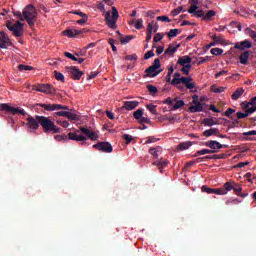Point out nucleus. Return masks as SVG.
Returning a JSON list of instances; mask_svg holds the SVG:
<instances>
[{"label": "nucleus", "mask_w": 256, "mask_h": 256, "mask_svg": "<svg viewBox=\"0 0 256 256\" xmlns=\"http://www.w3.org/2000/svg\"><path fill=\"white\" fill-rule=\"evenodd\" d=\"M25 125L31 133H34L40 127H42L44 133L58 134L61 131L60 127L53 124V121L46 116L35 115V117H33L28 115Z\"/></svg>", "instance_id": "obj_1"}, {"label": "nucleus", "mask_w": 256, "mask_h": 256, "mask_svg": "<svg viewBox=\"0 0 256 256\" xmlns=\"http://www.w3.org/2000/svg\"><path fill=\"white\" fill-rule=\"evenodd\" d=\"M20 21H26L28 26L33 27L35 25V21L37 20V12L33 5H28L24 8V14L19 18Z\"/></svg>", "instance_id": "obj_2"}, {"label": "nucleus", "mask_w": 256, "mask_h": 256, "mask_svg": "<svg viewBox=\"0 0 256 256\" xmlns=\"http://www.w3.org/2000/svg\"><path fill=\"white\" fill-rule=\"evenodd\" d=\"M193 78L191 77H182V78H176V79H170V82L166 80V83L172 85V86H177L179 84H184V87L188 90H193L195 89V83L192 82Z\"/></svg>", "instance_id": "obj_3"}, {"label": "nucleus", "mask_w": 256, "mask_h": 256, "mask_svg": "<svg viewBox=\"0 0 256 256\" xmlns=\"http://www.w3.org/2000/svg\"><path fill=\"white\" fill-rule=\"evenodd\" d=\"M220 190L234 191V195L241 198H246L248 196V193H241V185L235 183L234 181L225 182V184H223V188Z\"/></svg>", "instance_id": "obj_4"}, {"label": "nucleus", "mask_w": 256, "mask_h": 256, "mask_svg": "<svg viewBox=\"0 0 256 256\" xmlns=\"http://www.w3.org/2000/svg\"><path fill=\"white\" fill-rule=\"evenodd\" d=\"M117 18H119V14H117V9L115 7H111V12H106L104 16L108 28H116L115 23H117Z\"/></svg>", "instance_id": "obj_5"}, {"label": "nucleus", "mask_w": 256, "mask_h": 256, "mask_svg": "<svg viewBox=\"0 0 256 256\" xmlns=\"http://www.w3.org/2000/svg\"><path fill=\"white\" fill-rule=\"evenodd\" d=\"M159 68H161V61L159 60V58H156L154 59L152 65L145 69V74H147L146 76L150 78L158 76L162 72V70Z\"/></svg>", "instance_id": "obj_6"}, {"label": "nucleus", "mask_w": 256, "mask_h": 256, "mask_svg": "<svg viewBox=\"0 0 256 256\" xmlns=\"http://www.w3.org/2000/svg\"><path fill=\"white\" fill-rule=\"evenodd\" d=\"M5 27L8 28L10 32H12V35H14V37H21V32L24 31V24L19 21L14 24L8 22L5 24Z\"/></svg>", "instance_id": "obj_7"}, {"label": "nucleus", "mask_w": 256, "mask_h": 256, "mask_svg": "<svg viewBox=\"0 0 256 256\" xmlns=\"http://www.w3.org/2000/svg\"><path fill=\"white\" fill-rule=\"evenodd\" d=\"M1 111L8 113L10 115L26 116V111L24 109H20L18 107H12L7 103L1 104Z\"/></svg>", "instance_id": "obj_8"}, {"label": "nucleus", "mask_w": 256, "mask_h": 256, "mask_svg": "<svg viewBox=\"0 0 256 256\" xmlns=\"http://www.w3.org/2000/svg\"><path fill=\"white\" fill-rule=\"evenodd\" d=\"M54 138L58 142L63 141V140H72V141H76V142H83V141L87 140V138H85V136L77 135V134L72 133V132L68 133L67 136H65V135H56V136H54Z\"/></svg>", "instance_id": "obj_9"}, {"label": "nucleus", "mask_w": 256, "mask_h": 256, "mask_svg": "<svg viewBox=\"0 0 256 256\" xmlns=\"http://www.w3.org/2000/svg\"><path fill=\"white\" fill-rule=\"evenodd\" d=\"M92 148H94L99 152H104V153L113 152V146H111V143H108V142H98L97 144L92 145Z\"/></svg>", "instance_id": "obj_10"}, {"label": "nucleus", "mask_w": 256, "mask_h": 256, "mask_svg": "<svg viewBox=\"0 0 256 256\" xmlns=\"http://www.w3.org/2000/svg\"><path fill=\"white\" fill-rule=\"evenodd\" d=\"M35 91L41 92L47 95H54L56 94V89L49 84H39L36 86Z\"/></svg>", "instance_id": "obj_11"}, {"label": "nucleus", "mask_w": 256, "mask_h": 256, "mask_svg": "<svg viewBox=\"0 0 256 256\" xmlns=\"http://www.w3.org/2000/svg\"><path fill=\"white\" fill-rule=\"evenodd\" d=\"M65 69L67 70V74H70L72 80H81V77L83 76V72L81 70L77 69L75 66L66 67Z\"/></svg>", "instance_id": "obj_12"}, {"label": "nucleus", "mask_w": 256, "mask_h": 256, "mask_svg": "<svg viewBox=\"0 0 256 256\" xmlns=\"http://www.w3.org/2000/svg\"><path fill=\"white\" fill-rule=\"evenodd\" d=\"M81 131V133H83V135H86V139H90V141H97V139L99 138V136H97V134L95 132H92L90 129L85 128V127H79V130H76V132Z\"/></svg>", "instance_id": "obj_13"}, {"label": "nucleus", "mask_w": 256, "mask_h": 256, "mask_svg": "<svg viewBox=\"0 0 256 256\" xmlns=\"http://www.w3.org/2000/svg\"><path fill=\"white\" fill-rule=\"evenodd\" d=\"M202 192H205L207 194H214V195H226L227 192H230V190H224V189H211L207 186H202Z\"/></svg>", "instance_id": "obj_14"}, {"label": "nucleus", "mask_w": 256, "mask_h": 256, "mask_svg": "<svg viewBox=\"0 0 256 256\" xmlns=\"http://www.w3.org/2000/svg\"><path fill=\"white\" fill-rule=\"evenodd\" d=\"M205 146L209 147L211 150H221L227 148V145H223L216 140H210L206 142Z\"/></svg>", "instance_id": "obj_15"}, {"label": "nucleus", "mask_w": 256, "mask_h": 256, "mask_svg": "<svg viewBox=\"0 0 256 256\" xmlns=\"http://www.w3.org/2000/svg\"><path fill=\"white\" fill-rule=\"evenodd\" d=\"M12 46V42H10V38H7L5 32H0V48L7 49V47Z\"/></svg>", "instance_id": "obj_16"}, {"label": "nucleus", "mask_w": 256, "mask_h": 256, "mask_svg": "<svg viewBox=\"0 0 256 256\" xmlns=\"http://www.w3.org/2000/svg\"><path fill=\"white\" fill-rule=\"evenodd\" d=\"M178 49H179V44H177V45L170 44V45H168V48L166 49V51L163 52L161 57L162 58H168V56H171L172 54H175Z\"/></svg>", "instance_id": "obj_17"}, {"label": "nucleus", "mask_w": 256, "mask_h": 256, "mask_svg": "<svg viewBox=\"0 0 256 256\" xmlns=\"http://www.w3.org/2000/svg\"><path fill=\"white\" fill-rule=\"evenodd\" d=\"M251 47H253V44H250V41H248V40H244V41L234 44V49H237L239 51L250 49Z\"/></svg>", "instance_id": "obj_18"}, {"label": "nucleus", "mask_w": 256, "mask_h": 256, "mask_svg": "<svg viewBox=\"0 0 256 256\" xmlns=\"http://www.w3.org/2000/svg\"><path fill=\"white\" fill-rule=\"evenodd\" d=\"M203 106H204V103H200L199 101H194L193 106L188 107V112L200 113L202 112Z\"/></svg>", "instance_id": "obj_19"}, {"label": "nucleus", "mask_w": 256, "mask_h": 256, "mask_svg": "<svg viewBox=\"0 0 256 256\" xmlns=\"http://www.w3.org/2000/svg\"><path fill=\"white\" fill-rule=\"evenodd\" d=\"M218 135H221V131H219L218 128H210L202 132V136L207 138L211 136H218Z\"/></svg>", "instance_id": "obj_20"}, {"label": "nucleus", "mask_w": 256, "mask_h": 256, "mask_svg": "<svg viewBox=\"0 0 256 256\" xmlns=\"http://www.w3.org/2000/svg\"><path fill=\"white\" fill-rule=\"evenodd\" d=\"M136 107H138V101H124L122 109L131 111L136 109Z\"/></svg>", "instance_id": "obj_21"}, {"label": "nucleus", "mask_w": 256, "mask_h": 256, "mask_svg": "<svg viewBox=\"0 0 256 256\" xmlns=\"http://www.w3.org/2000/svg\"><path fill=\"white\" fill-rule=\"evenodd\" d=\"M191 62L192 58L188 55L179 57V59H177V64H179V66L191 65Z\"/></svg>", "instance_id": "obj_22"}, {"label": "nucleus", "mask_w": 256, "mask_h": 256, "mask_svg": "<svg viewBox=\"0 0 256 256\" xmlns=\"http://www.w3.org/2000/svg\"><path fill=\"white\" fill-rule=\"evenodd\" d=\"M83 33L76 31V30H72V29H67L65 31H63V36L67 37V38H76L79 35H82Z\"/></svg>", "instance_id": "obj_23"}, {"label": "nucleus", "mask_w": 256, "mask_h": 256, "mask_svg": "<svg viewBox=\"0 0 256 256\" xmlns=\"http://www.w3.org/2000/svg\"><path fill=\"white\" fill-rule=\"evenodd\" d=\"M37 106L44 109V111L53 112V111H57L58 104H44V103H41V104H37Z\"/></svg>", "instance_id": "obj_24"}, {"label": "nucleus", "mask_w": 256, "mask_h": 256, "mask_svg": "<svg viewBox=\"0 0 256 256\" xmlns=\"http://www.w3.org/2000/svg\"><path fill=\"white\" fill-rule=\"evenodd\" d=\"M214 153H218V149H202L200 151H195V154H193V157H198V156H202V155H207V154H214Z\"/></svg>", "instance_id": "obj_25"}, {"label": "nucleus", "mask_w": 256, "mask_h": 256, "mask_svg": "<svg viewBox=\"0 0 256 256\" xmlns=\"http://www.w3.org/2000/svg\"><path fill=\"white\" fill-rule=\"evenodd\" d=\"M250 56V51H244L239 55V64L248 65V57Z\"/></svg>", "instance_id": "obj_26"}, {"label": "nucleus", "mask_w": 256, "mask_h": 256, "mask_svg": "<svg viewBox=\"0 0 256 256\" xmlns=\"http://www.w3.org/2000/svg\"><path fill=\"white\" fill-rule=\"evenodd\" d=\"M152 166H156L159 168V172H162L163 168L165 166H168V160H159L154 163H152Z\"/></svg>", "instance_id": "obj_27"}, {"label": "nucleus", "mask_w": 256, "mask_h": 256, "mask_svg": "<svg viewBox=\"0 0 256 256\" xmlns=\"http://www.w3.org/2000/svg\"><path fill=\"white\" fill-rule=\"evenodd\" d=\"M202 125H205V127H212L218 125V123L214 119L205 118L202 120Z\"/></svg>", "instance_id": "obj_28"}, {"label": "nucleus", "mask_w": 256, "mask_h": 256, "mask_svg": "<svg viewBox=\"0 0 256 256\" xmlns=\"http://www.w3.org/2000/svg\"><path fill=\"white\" fill-rule=\"evenodd\" d=\"M215 16H216V12L214 10H209L207 11L206 14H203V16L200 18H202V20H205V21H210L211 18H214Z\"/></svg>", "instance_id": "obj_29"}, {"label": "nucleus", "mask_w": 256, "mask_h": 256, "mask_svg": "<svg viewBox=\"0 0 256 256\" xmlns=\"http://www.w3.org/2000/svg\"><path fill=\"white\" fill-rule=\"evenodd\" d=\"M150 40H152V24L151 23L147 24L145 42H149Z\"/></svg>", "instance_id": "obj_30"}, {"label": "nucleus", "mask_w": 256, "mask_h": 256, "mask_svg": "<svg viewBox=\"0 0 256 256\" xmlns=\"http://www.w3.org/2000/svg\"><path fill=\"white\" fill-rule=\"evenodd\" d=\"M58 117H65L67 120H70V122L79 121L80 116L79 114H71V115H60Z\"/></svg>", "instance_id": "obj_31"}, {"label": "nucleus", "mask_w": 256, "mask_h": 256, "mask_svg": "<svg viewBox=\"0 0 256 256\" xmlns=\"http://www.w3.org/2000/svg\"><path fill=\"white\" fill-rule=\"evenodd\" d=\"M243 95V89L239 88L234 93H232V101H237Z\"/></svg>", "instance_id": "obj_32"}, {"label": "nucleus", "mask_w": 256, "mask_h": 256, "mask_svg": "<svg viewBox=\"0 0 256 256\" xmlns=\"http://www.w3.org/2000/svg\"><path fill=\"white\" fill-rule=\"evenodd\" d=\"M133 39H136V36H133V35L123 36V37H120V43L122 45H125V44L129 43Z\"/></svg>", "instance_id": "obj_33"}, {"label": "nucleus", "mask_w": 256, "mask_h": 256, "mask_svg": "<svg viewBox=\"0 0 256 256\" xmlns=\"http://www.w3.org/2000/svg\"><path fill=\"white\" fill-rule=\"evenodd\" d=\"M211 40H213V41H211V43H225V39L223 38V36L221 35V36H216V35H214V36H211Z\"/></svg>", "instance_id": "obj_34"}, {"label": "nucleus", "mask_w": 256, "mask_h": 256, "mask_svg": "<svg viewBox=\"0 0 256 256\" xmlns=\"http://www.w3.org/2000/svg\"><path fill=\"white\" fill-rule=\"evenodd\" d=\"M181 107H184V101L182 100L176 101L175 105H172V107L170 108V111H176Z\"/></svg>", "instance_id": "obj_35"}, {"label": "nucleus", "mask_w": 256, "mask_h": 256, "mask_svg": "<svg viewBox=\"0 0 256 256\" xmlns=\"http://www.w3.org/2000/svg\"><path fill=\"white\" fill-rule=\"evenodd\" d=\"M180 72H182L183 75H188L189 72H191V64L182 65V69H179Z\"/></svg>", "instance_id": "obj_36"}, {"label": "nucleus", "mask_w": 256, "mask_h": 256, "mask_svg": "<svg viewBox=\"0 0 256 256\" xmlns=\"http://www.w3.org/2000/svg\"><path fill=\"white\" fill-rule=\"evenodd\" d=\"M225 91V87H216V85L211 86V92L216 94H221Z\"/></svg>", "instance_id": "obj_37"}, {"label": "nucleus", "mask_w": 256, "mask_h": 256, "mask_svg": "<svg viewBox=\"0 0 256 256\" xmlns=\"http://www.w3.org/2000/svg\"><path fill=\"white\" fill-rule=\"evenodd\" d=\"M179 150L181 151H185L187 150L189 147H191V142L190 141H186L184 143H179Z\"/></svg>", "instance_id": "obj_38"}, {"label": "nucleus", "mask_w": 256, "mask_h": 256, "mask_svg": "<svg viewBox=\"0 0 256 256\" xmlns=\"http://www.w3.org/2000/svg\"><path fill=\"white\" fill-rule=\"evenodd\" d=\"M209 52L211 53V55L219 56V55L223 54V49H221V48H211V50Z\"/></svg>", "instance_id": "obj_39"}, {"label": "nucleus", "mask_w": 256, "mask_h": 256, "mask_svg": "<svg viewBox=\"0 0 256 256\" xmlns=\"http://www.w3.org/2000/svg\"><path fill=\"white\" fill-rule=\"evenodd\" d=\"M17 69H19V71H33V67L24 64H19Z\"/></svg>", "instance_id": "obj_40"}, {"label": "nucleus", "mask_w": 256, "mask_h": 256, "mask_svg": "<svg viewBox=\"0 0 256 256\" xmlns=\"http://www.w3.org/2000/svg\"><path fill=\"white\" fill-rule=\"evenodd\" d=\"M177 34H179V30L178 29H170V31H168L167 36L168 38H175L177 37Z\"/></svg>", "instance_id": "obj_41"}, {"label": "nucleus", "mask_w": 256, "mask_h": 256, "mask_svg": "<svg viewBox=\"0 0 256 256\" xmlns=\"http://www.w3.org/2000/svg\"><path fill=\"white\" fill-rule=\"evenodd\" d=\"M136 121H138V123H140V125H145V124H151L152 121H149L148 118L144 117V118H135Z\"/></svg>", "instance_id": "obj_42"}, {"label": "nucleus", "mask_w": 256, "mask_h": 256, "mask_svg": "<svg viewBox=\"0 0 256 256\" xmlns=\"http://www.w3.org/2000/svg\"><path fill=\"white\" fill-rule=\"evenodd\" d=\"M230 27H232V29H237L239 32H241V24L237 21L230 22Z\"/></svg>", "instance_id": "obj_43"}, {"label": "nucleus", "mask_w": 256, "mask_h": 256, "mask_svg": "<svg viewBox=\"0 0 256 256\" xmlns=\"http://www.w3.org/2000/svg\"><path fill=\"white\" fill-rule=\"evenodd\" d=\"M54 76L56 78V80L60 81V82H65V76L63 75V73L60 72H54Z\"/></svg>", "instance_id": "obj_44"}, {"label": "nucleus", "mask_w": 256, "mask_h": 256, "mask_svg": "<svg viewBox=\"0 0 256 256\" xmlns=\"http://www.w3.org/2000/svg\"><path fill=\"white\" fill-rule=\"evenodd\" d=\"M68 115H76V113L70 112V111H58L56 112V116H68Z\"/></svg>", "instance_id": "obj_45"}, {"label": "nucleus", "mask_w": 256, "mask_h": 256, "mask_svg": "<svg viewBox=\"0 0 256 256\" xmlns=\"http://www.w3.org/2000/svg\"><path fill=\"white\" fill-rule=\"evenodd\" d=\"M140 118H145L143 117V109H138L134 111V119H140Z\"/></svg>", "instance_id": "obj_46"}, {"label": "nucleus", "mask_w": 256, "mask_h": 256, "mask_svg": "<svg viewBox=\"0 0 256 256\" xmlns=\"http://www.w3.org/2000/svg\"><path fill=\"white\" fill-rule=\"evenodd\" d=\"M159 150H157L156 148L152 147L150 148V155H152V157H154V159H159Z\"/></svg>", "instance_id": "obj_47"}, {"label": "nucleus", "mask_w": 256, "mask_h": 256, "mask_svg": "<svg viewBox=\"0 0 256 256\" xmlns=\"http://www.w3.org/2000/svg\"><path fill=\"white\" fill-rule=\"evenodd\" d=\"M145 108L147 109V111H150V113H152V115H156V106H154L152 104H147L145 106Z\"/></svg>", "instance_id": "obj_48"}, {"label": "nucleus", "mask_w": 256, "mask_h": 256, "mask_svg": "<svg viewBox=\"0 0 256 256\" xmlns=\"http://www.w3.org/2000/svg\"><path fill=\"white\" fill-rule=\"evenodd\" d=\"M147 91L150 92V95H156L157 89L153 85H147Z\"/></svg>", "instance_id": "obj_49"}, {"label": "nucleus", "mask_w": 256, "mask_h": 256, "mask_svg": "<svg viewBox=\"0 0 256 256\" xmlns=\"http://www.w3.org/2000/svg\"><path fill=\"white\" fill-rule=\"evenodd\" d=\"M124 60H127V61H137L138 60V56L136 54L127 55V56H124Z\"/></svg>", "instance_id": "obj_50"}, {"label": "nucleus", "mask_w": 256, "mask_h": 256, "mask_svg": "<svg viewBox=\"0 0 256 256\" xmlns=\"http://www.w3.org/2000/svg\"><path fill=\"white\" fill-rule=\"evenodd\" d=\"M156 21L170 23V18L168 16H158L156 17Z\"/></svg>", "instance_id": "obj_51"}, {"label": "nucleus", "mask_w": 256, "mask_h": 256, "mask_svg": "<svg viewBox=\"0 0 256 256\" xmlns=\"http://www.w3.org/2000/svg\"><path fill=\"white\" fill-rule=\"evenodd\" d=\"M241 136H244V137L256 136V130H250L248 132L241 133Z\"/></svg>", "instance_id": "obj_52"}, {"label": "nucleus", "mask_w": 256, "mask_h": 256, "mask_svg": "<svg viewBox=\"0 0 256 256\" xmlns=\"http://www.w3.org/2000/svg\"><path fill=\"white\" fill-rule=\"evenodd\" d=\"M65 57L67 59H70L72 61H76V60H79V59H83V58H76L72 53H69V52H65L64 53Z\"/></svg>", "instance_id": "obj_53"}, {"label": "nucleus", "mask_w": 256, "mask_h": 256, "mask_svg": "<svg viewBox=\"0 0 256 256\" xmlns=\"http://www.w3.org/2000/svg\"><path fill=\"white\" fill-rule=\"evenodd\" d=\"M163 39V33H156L154 35V43H159Z\"/></svg>", "instance_id": "obj_54"}, {"label": "nucleus", "mask_w": 256, "mask_h": 256, "mask_svg": "<svg viewBox=\"0 0 256 256\" xmlns=\"http://www.w3.org/2000/svg\"><path fill=\"white\" fill-rule=\"evenodd\" d=\"M152 57H154V51L151 50V51L145 52V55L143 56V59L144 60H148V59H150Z\"/></svg>", "instance_id": "obj_55"}, {"label": "nucleus", "mask_w": 256, "mask_h": 256, "mask_svg": "<svg viewBox=\"0 0 256 256\" xmlns=\"http://www.w3.org/2000/svg\"><path fill=\"white\" fill-rule=\"evenodd\" d=\"M56 123L60 126V127H63V128H67L69 127V123L65 120H58L56 121Z\"/></svg>", "instance_id": "obj_56"}, {"label": "nucleus", "mask_w": 256, "mask_h": 256, "mask_svg": "<svg viewBox=\"0 0 256 256\" xmlns=\"http://www.w3.org/2000/svg\"><path fill=\"white\" fill-rule=\"evenodd\" d=\"M134 27L136 28V30H140L141 28H143V19H138V21H136V23L134 24Z\"/></svg>", "instance_id": "obj_57"}, {"label": "nucleus", "mask_w": 256, "mask_h": 256, "mask_svg": "<svg viewBox=\"0 0 256 256\" xmlns=\"http://www.w3.org/2000/svg\"><path fill=\"white\" fill-rule=\"evenodd\" d=\"M70 14H74V15L79 16L81 18H88V15H86L85 13L80 12V11H72V12H70Z\"/></svg>", "instance_id": "obj_58"}, {"label": "nucleus", "mask_w": 256, "mask_h": 256, "mask_svg": "<svg viewBox=\"0 0 256 256\" xmlns=\"http://www.w3.org/2000/svg\"><path fill=\"white\" fill-rule=\"evenodd\" d=\"M198 11V5H191V8H188V14L197 13Z\"/></svg>", "instance_id": "obj_59"}, {"label": "nucleus", "mask_w": 256, "mask_h": 256, "mask_svg": "<svg viewBox=\"0 0 256 256\" xmlns=\"http://www.w3.org/2000/svg\"><path fill=\"white\" fill-rule=\"evenodd\" d=\"M234 112H235L234 109L228 108V110H225V112L223 113V116L230 118V116H231L232 114H234Z\"/></svg>", "instance_id": "obj_60"}, {"label": "nucleus", "mask_w": 256, "mask_h": 256, "mask_svg": "<svg viewBox=\"0 0 256 256\" xmlns=\"http://www.w3.org/2000/svg\"><path fill=\"white\" fill-rule=\"evenodd\" d=\"M251 113L237 112V120L247 118Z\"/></svg>", "instance_id": "obj_61"}, {"label": "nucleus", "mask_w": 256, "mask_h": 256, "mask_svg": "<svg viewBox=\"0 0 256 256\" xmlns=\"http://www.w3.org/2000/svg\"><path fill=\"white\" fill-rule=\"evenodd\" d=\"M159 141V139L154 138V137H148L147 140H145V144H153Z\"/></svg>", "instance_id": "obj_62"}, {"label": "nucleus", "mask_w": 256, "mask_h": 256, "mask_svg": "<svg viewBox=\"0 0 256 256\" xmlns=\"http://www.w3.org/2000/svg\"><path fill=\"white\" fill-rule=\"evenodd\" d=\"M173 72H175V68H172V66H170V67L168 68V75H166V80H167L168 82H170V75H172Z\"/></svg>", "instance_id": "obj_63"}, {"label": "nucleus", "mask_w": 256, "mask_h": 256, "mask_svg": "<svg viewBox=\"0 0 256 256\" xmlns=\"http://www.w3.org/2000/svg\"><path fill=\"white\" fill-rule=\"evenodd\" d=\"M180 12H181V7H177V9L172 10L170 12V15H172V17H175V16L179 15Z\"/></svg>", "instance_id": "obj_64"}]
</instances>
